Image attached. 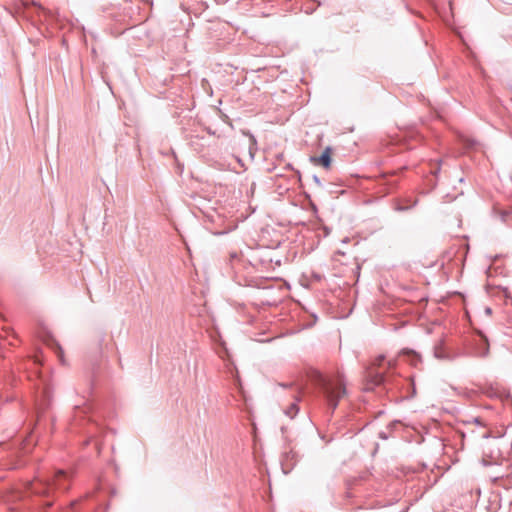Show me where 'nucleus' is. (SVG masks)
Returning <instances> with one entry per match:
<instances>
[{
	"label": "nucleus",
	"mask_w": 512,
	"mask_h": 512,
	"mask_svg": "<svg viewBox=\"0 0 512 512\" xmlns=\"http://www.w3.org/2000/svg\"><path fill=\"white\" fill-rule=\"evenodd\" d=\"M408 357V360L410 361V364L413 366H416L420 362V357L412 351H407L403 353Z\"/></svg>",
	"instance_id": "5"
},
{
	"label": "nucleus",
	"mask_w": 512,
	"mask_h": 512,
	"mask_svg": "<svg viewBox=\"0 0 512 512\" xmlns=\"http://www.w3.org/2000/svg\"><path fill=\"white\" fill-rule=\"evenodd\" d=\"M317 383L324 393L329 406L334 410L338 402L346 396L344 377L340 372L331 375L319 374Z\"/></svg>",
	"instance_id": "1"
},
{
	"label": "nucleus",
	"mask_w": 512,
	"mask_h": 512,
	"mask_svg": "<svg viewBox=\"0 0 512 512\" xmlns=\"http://www.w3.org/2000/svg\"><path fill=\"white\" fill-rule=\"evenodd\" d=\"M66 478V472L63 470H59L54 477L53 483L51 485L55 486L57 489L66 490L67 487L62 485L61 480Z\"/></svg>",
	"instance_id": "3"
},
{
	"label": "nucleus",
	"mask_w": 512,
	"mask_h": 512,
	"mask_svg": "<svg viewBox=\"0 0 512 512\" xmlns=\"http://www.w3.org/2000/svg\"><path fill=\"white\" fill-rule=\"evenodd\" d=\"M382 360H383V357H380L379 359H377V364L379 365Z\"/></svg>",
	"instance_id": "7"
},
{
	"label": "nucleus",
	"mask_w": 512,
	"mask_h": 512,
	"mask_svg": "<svg viewBox=\"0 0 512 512\" xmlns=\"http://www.w3.org/2000/svg\"><path fill=\"white\" fill-rule=\"evenodd\" d=\"M382 381H383V376L382 375L375 376V380H374L375 384H380Z\"/></svg>",
	"instance_id": "6"
},
{
	"label": "nucleus",
	"mask_w": 512,
	"mask_h": 512,
	"mask_svg": "<svg viewBox=\"0 0 512 512\" xmlns=\"http://www.w3.org/2000/svg\"><path fill=\"white\" fill-rule=\"evenodd\" d=\"M299 411V407H298V404L296 402L294 403H291L286 409H285V414L289 417V418H294L297 413Z\"/></svg>",
	"instance_id": "4"
},
{
	"label": "nucleus",
	"mask_w": 512,
	"mask_h": 512,
	"mask_svg": "<svg viewBox=\"0 0 512 512\" xmlns=\"http://www.w3.org/2000/svg\"><path fill=\"white\" fill-rule=\"evenodd\" d=\"M332 153V148L326 147L320 156L311 157V162L314 165L321 166L325 169H330L332 163Z\"/></svg>",
	"instance_id": "2"
}]
</instances>
